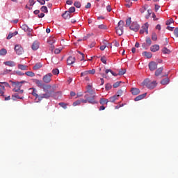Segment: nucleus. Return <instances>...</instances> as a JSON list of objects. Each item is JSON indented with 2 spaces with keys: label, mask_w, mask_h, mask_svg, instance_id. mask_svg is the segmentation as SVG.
Instances as JSON below:
<instances>
[{
  "label": "nucleus",
  "mask_w": 178,
  "mask_h": 178,
  "mask_svg": "<svg viewBox=\"0 0 178 178\" xmlns=\"http://www.w3.org/2000/svg\"><path fill=\"white\" fill-rule=\"evenodd\" d=\"M130 24H131V17L127 19L125 27H130Z\"/></svg>",
  "instance_id": "nucleus-32"
},
{
  "label": "nucleus",
  "mask_w": 178,
  "mask_h": 178,
  "mask_svg": "<svg viewBox=\"0 0 178 178\" xmlns=\"http://www.w3.org/2000/svg\"><path fill=\"white\" fill-rule=\"evenodd\" d=\"M78 54L81 55V58H79L80 60H84V54L81 53L80 51H78Z\"/></svg>",
  "instance_id": "nucleus-52"
},
{
  "label": "nucleus",
  "mask_w": 178,
  "mask_h": 178,
  "mask_svg": "<svg viewBox=\"0 0 178 178\" xmlns=\"http://www.w3.org/2000/svg\"><path fill=\"white\" fill-rule=\"evenodd\" d=\"M149 46L147 44V43H143L142 48L144 49H147Z\"/></svg>",
  "instance_id": "nucleus-58"
},
{
  "label": "nucleus",
  "mask_w": 178,
  "mask_h": 178,
  "mask_svg": "<svg viewBox=\"0 0 178 178\" xmlns=\"http://www.w3.org/2000/svg\"><path fill=\"white\" fill-rule=\"evenodd\" d=\"M33 51H37L40 48V42L38 41H35L31 47Z\"/></svg>",
  "instance_id": "nucleus-15"
},
{
  "label": "nucleus",
  "mask_w": 178,
  "mask_h": 178,
  "mask_svg": "<svg viewBox=\"0 0 178 178\" xmlns=\"http://www.w3.org/2000/svg\"><path fill=\"white\" fill-rule=\"evenodd\" d=\"M51 78H52V74L48 73L43 76L42 80L44 83H46V84H48V83H51Z\"/></svg>",
  "instance_id": "nucleus-6"
},
{
  "label": "nucleus",
  "mask_w": 178,
  "mask_h": 178,
  "mask_svg": "<svg viewBox=\"0 0 178 178\" xmlns=\"http://www.w3.org/2000/svg\"><path fill=\"white\" fill-rule=\"evenodd\" d=\"M122 95H123V90H119L117 92V95H115V96L118 97V98H119V97H122Z\"/></svg>",
  "instance_id": "nucleus-46"
},
{
  "label": "nucleus",
  "mask_w": 178,
  "mask_h": 178,
  "mask_svg": "<svg viewBox=\"0 0 178 178\" xmlns=\"http://www.w3.org/2000/svg\"><path fill=\"white\" fill-rule=\"evenodd\" d=\"M96 97L95 95H93L91 97H88V95H85V98L87 99L88 102L92 104V105L98 104V101L95 100Z\"/></svg>",
  "instance_id": "nucleus-4"
},
{
  "label": "nucleus",
  "mask_w": 178,
  "mask_h": 178,
  "mask_svg": "<svg viewBox=\"0 0 178 178\" xmlns=\"http://www.w3.org/2000/svg\"><path fill=\"white\" fill-rule=\"evenodd\" d=\"M132 95H138L140 93V89L137 88H132L131 90Z\"/></svg>",
  "instance_id": "nucleus-17"
},
{
  "label": "nucleus",
  "mask_w": 178,
  "mask_h": 178,
  "mask_svg": "<svg viewBox=\"0 0 178 178\" xmlns=\"http://www.w3.org/2000/svg\"><path fill=\"white\" fill-rule=\"evenodd\" d=\"M62 17H63V19H70V17H72V14L70 13H69L68 11H65L62 15Z\"/></svg>",
  "instance_id": "nucleus-16"
},
{
  "label": "nucleus",
  "mask_w": 178,
  "mask_h": 178,
  "mask_svg": "<svg viewBox=\"0 0 178 178\" xmlns=\"http://www.w3.org/2000/svg\"><path fill=\"white\" fill-rule=\"evenodd\" d=\"M37 1L39 2L40 5H45V0H37Z\"/></svg>",
  "instance_id": "nucleus-62"
},
{
  "label": "nucleus",
  "mask_w": 178,
  "mask_h": 178,
  "mask_svg": "<svg viewBox=\"0 0 178 178\" xmlns=\"http://www.w3.org/2000/svg\"><path fill=\"white\" fill-rule=\"evenodd\" d=\"M74 6L76 7V8H81V3H80V2L79 1H75L74 3Z\"/></svg>",
  "instance_id": "nucleus-51"
},
{
  "label": "nucleus",
  "mask_w": 178,
  "mask_h": 178,
  "mask_svg": "<svg viewBox=\"0 0 178 178\" xmlns=\"http://www.w3.org/2000/svg\"><path fill=\"white\" fill-rule=\"evenodd\" d=\"M80 104H81V100H77L75 102L73 103V106H77V105H80Z\"/></svg>",
  "instance_id": "nucleus-54"
},
{
  "label": "nucleus",
  "mask_w": 178,
  "mask_h": 178,
  "mask_svg": "<svg viewBox=\"0 0 178 178\" xmlns=\"http://www.w3.org/2000/svg\"><path fill=\"white\" fill-rule=\"evenodd\" d=\"M158 67V64L154 61L149 63V69L151 72H154Z\"/></svg>",
  "instance_id": "nucleus-10"
},
{
  "label": "nucleus",
  "mask_w": 178,
  "mask_h": 178,
  "mask_svg": "<svg viewBox=\"0 0 178 178\" xmlns=\"http://www.w3.org/2000/svg\"><path fill=\"white\" fill-rule=\"evenodd\" d=\"M162 52H163V54H170L171 51L168 48L163 47L162 49Z\"/></svg>",
  "instance_id": "nucleus-39"
},
{
  "label": "nucleus",
  "mask_w": 178,
  "mask_h": 178,
  "mask_svg": "<svg viewBox=\"0 0 178 178\" xmlns=\"http://www.w3.org/2000/svg\"><path fill=\"white\" fill-rule=\"evenodd\" d=\"M66 3L67 5H73V0H67Z\"/></svg>",
  "instance_id": "nucleus-63"
},
{
  "label": "nucleus",
  "mask_w": 178,
  "mask_h": 178,
  "mask_svg": "<svg viewBox=\"0 0 178 178\" xmlns=\"http://www.w3.org/2000/svg\"><path fill=\"white\" fill-rule=\"evenodd\" d=\"M25 74L26 76H29V77H34V76H35V74H34V72L30 71L26 72Z\"/></svg>",
  "instance_id": "nucleus-37"
},
{
  "label": "nucleus",
  "mask_w": 178,
  "mask_h": 178,
  "mask_svg": "<svg viewBox=\"0 0 178 178\" xmlns=\"http://www.w3.org/2000/svg\"><path fill=\"white\" fill-rule=\"evenodd\" d=\"M86 89H87L86 92H88L89 94H90V95H95V91L92 90V86L88 85V86L86 87Z\"/></svg>",
  "instance_id": "nucleus-14"
},
{
  "label": "nucleus",
  "mask_w": 178,
  "mask_h": 178,
  "mask_svg": "<svg viewBox=\"0 0 178 178\" xmlns=\"http://www.w3.org/2000/svg\"><path fill=\"white\" fill-rule=\"evenodd\" d=\"M101 62H102V63H104V65H106V57L102 56L101 58Z\"/></svg>",
  "instance_id": "nucleus-53"
},
{
  "label": "nucleus",
  "mask_w": 178,
  "mask_h": 178,
  "mask_svg": "<svg viewBox=\"0 0 178 178\" xmlns=\"http://www.w3.org/2000/svg\"><path fill=\"white\" fill-rule=\"evenodd\" d=\"M174 35L177 38H178V28H175L174 30Z\"/></svg>",
  "instance_id": "nucleus-55"
},
{
  "label": "nucleus",
  "mask_w": 178,
  "mask_h": 178,
  "mask_svg": "<svg viewBox=\"0 0 178 178\" xmlns=\"http://www.w3.org/2000/svg\"><path fill=\"white\" fill-rule=\"evenodd\" d=\"M18 69H19L20 70H27V65L19 64Z\"/></svg>",
  "instance_id": "nucleus-31"
},
{
  "label": "nucleus",
  "mask_w": 178,
  "mask_h": 178,
  "mask_svg": "<svg viewBox=\"0 0 178 178\" xmlns=\"http://www.w3.org/2000/svg\"><path fill=\"white\" fill-rule=\"evenodd\" d=\"M48 42L51 45L50 46V50L51 51H54V49H55V46H54V42H55V41H54V40H49Z\"/></svg>",
  "instance_id": "nucleus-30"
},
{
  "label": "nucleus",
  "mask_w": 178,
  "mask_h": 178,
  "mask_svg": "<svg viewBox=\"0 0 178 178\" xmlns=\"http://www.w3.org/2000/svg\"><path fill=\"white\" fill-rule=\"evenodd\" d=\"M12 37H15V33H10V34L7 36V40H10V38H12Z\"/></svg>",
  "instance_id": "nucleus-60"
},
{
  "label": "nucleus",
  "mask_w": 178,
  "mask_h": 178,
  "mask_svg": "<svg viewBox=\"0 0 178 178\" xmlns=\"http://www.w3.org/2000/svg\"><path fill=\"white\" fill-rule=\"evenodd\" d=\"M23 98H24V97L19 96L18 93H15V94L12 95V99L13 101H16V99H23Z\"/></svg>",
  "instance_id": "nucleus-23"
},
{
  "label": "nucleus",
  "mask_w": 178,
  "mask_h": 178,
  "mask_svg": "<svg viewBox=\"0 0 178 178\" xmlns=\"http://www.w3.org/2000/svg\"><path fill=\"white\" fill-rule=\"evenodd\" d=\"M35 3V1H34V0H29V6H34Z\"/></svg>",
  "instance_id": "nucleus-61"
},
{
  "label": "nucleus",
  "mask_w": 178,
  "mask_h": 178,
  "mask_svg": "<svg viewBox=\"0 0 178 178\" xmlns=\"http://www.w3.org/2000/svg\"><path fill=\"white\" fill-rule=\"evenodd\" d=\"M146 44L149 45V47H151V44H152V41H151V38L149 37L146 38Z\"/></svg>",
  "instance_id": "nucleus-44"
},
{
  "label": "nucleus",
  "mask_w": 178,
  "mask_h": 178,
  "mask_svg": "<svg viewBox=\"0 0 178 178\" xmlns=\"http://www.w3.org/2000/svg\"><path fill=\"white\" fill-rule=\"evenodd\" d=\"M130 30H132V31H135V33H137L138 30H140V25L137 24V22H133L131 24V26H129Z\"/></svg>",
  "instance_id": "nucleus-7"
},
{
  "label": "nucleus",
  "mask_w": 178,
  "mask_h": 178,
  "mask_svg": "<svg viewBox=\"0 0 178 178\" xmlns=\"http://www.w3.org/2000/svg\"><path fill=\"white\" fill-rule=\"evenodd\" d=\"M41 67H42V64L38 63L33 66V70H38V69H41Z\"/></svg>",
  "instance_id": "nucleus-25"
},
{
  "label": "nucleus",
  "mask_w": 178,
  "mask_h": 178,
  "mask_svg": "<svg viewBox=\"0 0 178 178\" xmlns=\"http://www.w3.org/2000/svg\"><path fill=\"white\" fill-rule=\"evenodd\" d=\"M15 51L17 55H22L23 54V47L22 46L17 44L15 47Z\"/></svg>",
  "instance_id": "nucleus-9"
},
{
  "label": "nucleus",
  "mask_w": 178,
  "mask_h": 178,
  "mask_svg": "<svg viewBox=\"0 0 178 178\" xmlns=\"http://www.w3.org/2000/svg\"><path fill=\"white\" fill-rule=\"evenodd\" d=\"M113 43L114 44L115 47H119V45H120L119 42L118 41H116V40H114L113 42Z\"/></svg>",
  "instance_id": "nucleus-64"
},
{
  "label": "nucleus",
  "mask_w": 178,
  "mask_h": 178,
  "mask_svg": "<svg viewBox=\"0 0 178 178\" xmlns=\"http://www.w3.org/2000/svg\"><path fill=\"white\" fill-rule=\"evenodd\" d=\"M123 27H124V21L120 20L118 24V27L115 28L116 33L118 35L123 34Z\"/></svg>",
  "instance_id": "nucleus-3"
},
{
  "label": "nucleus",
  "mask_w": 178,
  "mask_h": 178,
  "mask_svg": "<svg viewBox=\"0 0 178 178\" xmlns=\"http://www.w3.org/2000/svg\"><path fill=\"white\" fill-rule=\"evenodd\" d=\"M51 97H52V94L51 93V92H48L44 93L41 95H39L38 100L42 101V99H44V98H45V99H48L51 98Z\"/></svg>",
  "instance_id": "nucleus-5"
},
{
  "label": "nucleus",
  "mask_w": 178,
  "mask_h": 178,
  "mask_svg": "<svg viewBox=\"0 0 178 178\" xmlns=\"http://www.w3.org/2000/svg\"><path fill=\"white\" fill-rule=\"evenodd\" d=\"M35 83L36 86H38L39 87V88H42V87H44V85L45 84V83H42V81H40L38 79H36L35 81Z\"/></svg>",
  "instance_id": "nucleus-21"
},
{
  "label": "nucleus",
  "mask_w": 178,
  "mask_h": 178,
  "mask_svg": "<svg viewBox=\"0 0 178 178\" xmlns=\"http://www.w3.org/2000/svg\"><path fill=\"white\" fill-rule=\"evenodd\" d=\"M76 62V58L72 56H69L67 59V63L70 66V65H73Z\"/></svg>",
  "instance_id": "nucleus-13"
},
{
  "label": "nucleus",
  "mask_w": 178,
  "mask_h": 178,
  "mask_svg": "<svg viewBox=\"0 0 178 178\" xmlns=\"http://www.w3.org/2000/svg\"><path fill=\"white\" fill-rule=\"evenodd\" d=\"M109 72H110V73H111V74H113L115 77H116V76H119V74H116V73L113 72L111 69H109V70H106V71H105L106 74H108L109 73Z\"/></svg>",
  "instance_id": "nucleus-29"
},
{
  "label": "nucleus",
  "mask_w": 178,
  "mask_h": 178,
  "mask_svg": "<svg viewBox=\"0 0 178 178\" xmlns=\"http://www.w3.org/2000/svg\"><path fill=\"white\" fill-rule=\"evenodd\" d=\"M173 19H170L169 20H168L167 22H166V25L167 26H170V24H172V23H173Z\"/></svg>",
  "instance_id": "nucleus-56"
},
{
  "label": "nucleus",
  "mask_w": 178,
  "mask_h": 178,
  "mask_svg": "<svg viewBox=\"0 0 178 178\" xmlns=\"http://www.w3.org/2000/svg\"><path fill=\"white\" fill-rule=\"evenodd\" d=\"M52 73H53V74L56 75V74H58L59 73V70H58V69H54V70H52Z\"/></svg>",
  "instance_id": "nucleus-57"
},
{
  "label": "nucleus",
  "mask_w": 178,
  "mask_h": 178,
  "mask_svg": "<svg viewBox=\"0 0 178 178\" xmlns=\"http://www.w3.org/2000/svg\"><path fill=\"white\" fill-rule=\"evenodd\" d=\"M152 41H156V40H158V36L156 35V33H153L152 34Z\"/></svg>",
  "instance_id": "nucleus-45"
},
{
  "label": "nucleus",
  "mask_w": 178,
  "mask_h": 178,
  "mask_svg": "<svg viewBox=\"0 0 178 178\" xmlns=\"http://www.w3.org/2000/svg\"><path fill=\"white\" fill-rule=\"evenodd\" d=\"M32 95H33V97H35L36 98H39L40 95H38V94H37V89L36 88H33V92H32Z\"/></svg>",
  "instance_id": "nucleus-34"
},
{
  "label": "nucleus",
  "mask_w": 178,
  "mask_h": 178,
  "mask_svg": "<svg viewBox=\"0 0 178 178\" xmlns=\"http://www.w3.org/2000/svg\"><path fill=\"white\" fill-rule=\"evenodd\" d=\"M150 51L152 52H156V51H159V45H158V44L152 45L150 47Z\"/></svg>",
  "instance_id": "nucleus-22"
},
{
  "label": "nucleus",
  "mask_w": 178,
  "mask_h": 178,
  "mask_svg": "<svg viewBox=\"0 0 178 178\" xmlns=\"http://www.w3.org/2000/svg\"><path fill=\"white\" fill-rule=\"evenodd\" d=\"M99 102L101 105H104V104H108V102H109V100H108L107 99L102 98L100 99Z\"/></svg>",
  "instance_id": "nucleus-36"
},
{
  "label": "nucleus",
  "mask_w": 178,
  "mask_h": 178,
  "mask_svg": "<svg viewBox=\"0 0 178 178\" xmlns=\"http://www.w3.org/2000/svg\"><path fill=\"white\" fill-rule=\"evenodd\" d=\"M145 97H147V93L140 95L134 99V101H141V99H144Z\"/></svg>",
  "instance_id": "nucleus-19"
},
{
  "label": "nucleus",
  "mask_w": 178,
  "mask_h": 178,
  "mask_svg": "<svg viewBox=\"0 0 178 178\" xmlns=\"http://www.w3.org/2000/svg\"><path fill=\"white\" fill-rule=\"evenodd\" d=\"M41 12H43L44 13H48V8L47 6H42L40 8Z\"/></svg>",
  "instance_id": "nucleus-38"
},
{
  "label": "nucleus",
  "mask_w": 178,
  "mask_h": 178,
  "mask_svg": "<svg viewBox=\"0 0 178 178\" xmlns=\"http://www.w3.org/2000/svg\"><path fill=\"white\" fill-rule=\"evenodd\" d=\"M3 65H6V66H10V67L16 66L15 61H6L3 63Z\"/></svg>",
  "instance_id": "nucleus-18"
},
{
  "label": "nucleus",
  "mask_w": 178,
  "mask_h": 178,
  "mask_svg": "<svg viewBox=\"0 0 178 178\" xmlns=\"http://www.w3.org/2000/svg\"><path fill=\"white\" fill-rule=\"evenodd\" d=\"M169 83V79L168 78L164 79L161 81V84L163 86H166Z\"/></svg>",
  "instance_id": "nucleus-35"
},
{
  "label": "nucleus",
  "mask_w": 178,
  "mask_h": 178,
  "mask_svg": "<svg viewBox=\"0 0 178 178\" xmlns=\"http://www.w3.org/2000/svg\"><path fill=\"white\" fill-rule=\"evenodd\" d=\"M51 88H52V86L51 85H47V84H44L42 88V89L44 92H51V94H52L53 92L52 90H51Z\"/></svg>",
  "instance_id": "nucleus-11"
},
{
  "label": "nucleus",
  "mask_w": 178,
  "mask_h": 178,
  "mask_svg": "<svg viewBox=\"0 0 178 178\" xmlns=\"http://www.w3.org/2000/svg\"><path fill=\"white\" fill-rule=\"evenodd\" d=\"M21 29L24 30V31H29V33H31V31H33V29L29 28L26 24H22Z\"/></svg>",
  "instance_id": "nucleus-20"
},
{
  "label": "nucleus",
  "mask_w": 178,
  "mask_h": 178,
  "mask_svg": "<svg viewBox=\"0 0 178 178\" xmlns=\"http://www.w3.org/2000/svg\"><path fill=\"white\" fill-rule=\"evenodd\" d=\"M58 105H60V106H61V108H63V109L67 108V104H66V103L60 102L58 104Z\"/></svg>",
  "instance_id": "nucleus-41"
},
{
  "label": "nucleus",
  "mask_w": 178,
  "mask_h": 178,
  "mask_svg": "<svg viewBox=\"0 0 178 178\" xmlns=\"http://www.w3.org/2000/svg\"><path fill=\"white\" fill-rule=\"evenodd\" d=\"M105 88H106V91H109V90H111L112 88V85H111V83H106Z\"/></svg>",
  "instance_id": "nucleus-48"
},
{
  "label": "nucleus",
  "mask_w": 178,
  "mask_h": 178,
  "mask_svg": "<svg viewBox=\"0 0 178 178\" xmlns=\"http://www.w3.org/2000/svg\"><path fill=\"white\" fill-rule=\"evenodd\" d=\"M126 73V69H120L118 70V76H123V74H125Z\"/></svg>",
  "instance_id": "nucleus-33"
},
{
  "label": "nucleus",
  "mask_w": 178,
  "mask_h": 178,
  "mask_svg": "<svg viewBox=\"0 0 178 178\" xmlns=\"http://www.w3.org/2000/svg\"><path fill=\"white\" fill-rule=\"evenodd\" d=\"M162 72H163V67H159L158 70H156L155 76H159L162 73Z\"/></svg>",
  "instance_id": "nucleus-26"
},
{
  "label": "nucleus",
  "mask_w": 178,
  "mask_h": 178,
  "mask_svg": "<svg viewBox=\"0 0 178 178\" xmlns=\"http://www.w3.org/2000/svg\"><path fill=\"white\" fill-rule=\"evenodd\" d=\"M122 83H123V82L122 81H117V82H115L113 85V88H118V87H119V86H120V84H122Z\"/></svg>",
  "instance_id": "nucleus-40"
},
{
  "label": "nucleus",
  "mask_w": 178,
  "mask_h": 178,
  "mask_svg": "<svg viewBox=\"0 0 178 178\" xmlns=\"http://www.w3.org/2000/svg\"><path fill=\"white\" fill-rule=\"evenodd\" d=\"M140 13H144L147 10V7L145 6H143L141 8H140Z\"/></svg>",
  "instance_id": "nucleus-49"
},
{
  "label": "nucleus",
  "mask_w": 178,
  "mask_h": 178,
  "mask_svg": "<svg viewBox=\"0 0 178 178\" xmlns=\"http://www.w3.org/2000/svg\"><path fill=\"white\" fill-rule=\"evenodd\" d=\"M67 11L72 15V13H74V12H76V8L70 7L69 8V10H67Z\"/></svg>",
  "instance_id": "nucleus-47"
},
{
  "label": "nucleus",
  "mask_w": 178,
  "mask_h": 178,
  "mask_svg": "<svg viewBox=\"0 0 178 178\" xmlns=\"http://www.w3.org/2000/svg\"><path fill=\"white\" fill-rule=\"evenodd\" d=\"M152 13V10H147V15H145V19H149V16H151Z\"/></svg>",
  "instance_id": "nucleus-50"
},
{
  "label": "nucleus",
  "mask_w": 178,
  "mask_h": 178,
  "mask_svg": "<svg viewBox=\"0 0 178 178\" xmlns=\"http://www.w3.org/2000/svg\"><path fill=\"white\" fill-rule=\"evenodd\" d=\"M88 74H95V69L84 71L81 72V76L83 77V76H87Z\"/></svg>",
  "instance_id": "nucleus-12"
},
{
  "label": "nucleus",
  "mask_w": 178,
  "mask_h": 178,
  "mask_svg": "<svg viewBox=\"0 0 178 178\" xmlns=\"http://www.w3.org/2000/svg\"><path fill=\"white\" fill-rule=\"evenodd\" d=\"M158 83H156V81H151L149 79H145L142 83V86H145L149 90H154V88H155V87H156Z\"/></svg>",
  "instance_id": "nucleus-1"
},
{
  "label": "nucleus",
  "mask_w": 178,
  "mask_h": 178,
  "mask_svg": "<svg viewBox=\"0 0 178 178\" xmlns=\"http://www.w3.org/2000/svg\"><path fill=\"white\" fill-rule=\"evenodd\" d=\"M98 28L100 29L101 30H106L108 29V26L104 24H100L98 26Z\"/></svg>",
  "instance_id": "nucleus-43"
},
{
  "label": "nucleus",
  "mask_w": 178,
  "mask_h": 178,
  "mask_svg": "<svg viewBox=\"0 0 178 178\" xmlns=\"http://www.w3.org/2000/svg\"><path fill=\"white\" fill-rule=\"evenodd\" d=\"M10 72H12V70H4L2 72L1 74L3 76H5V74H9V73H10Z\"/></svg>",
  "instance_id": "nucleus-42"
},
{
  "label": "nucleus",
  "mask_w": 178,
  "mask_h": 178,
  "mask_svg": "<svg viewBox=\"0 0 178 178\" xmlns=\"http://www.w3.org/2000/svg\"><path fill=\"white\" fill-rule=\"evenodd\" d=\"M10 83H12V86L14 88L13 91H14V92H19V91H20V88H22V86L26 83V81L20 82L10 81Z\"/></svg>",
  "instance_id": "nucleus-2"
},
{
  "label": "nucleus",
  "mask_w": 178,
  "mask_h": 178,
  "mask_svg": "<svg viewBox=\"0 0 178 178\" xmlns=\"http://www.w3.org/2000/svg\"><path fill=\"white\" fill-rule=\"evenodd\" d=\"M149 25L148 24V22H146L143 26L142 29L140 31V34H144V33L146 32V34H148V27Z\"/></svg>",
  "instance_id": "nucleus-8"
},
{
  "label": "nucleus",
  "mask_w": 178,
  "mask_h": 178,
  "mask_svg": "<svg viewBox=\"0 0 178 178\" xmlns=\"http://www.w3.org/2000/svg\"><path fill=\"white\" fill-rule=\"evenodd\" d=\"M8 54V51L6 49H1L0 50V56H5Z\"/></svg>",
  "instance_id": "nucleus-28"
},
{
  "label": "nucleus",
  "mask_w": 178,
  "mask_h": 178,
  "mask_svg": "<svg viewBox=\"0 0 178 178\" xmlns=\"http://www.w3.org/2000/svg\"><path fill=\"white\" fill-rule=\"evenodd\" d=\"M127 3H125V6L127 8H131V5H133V3L131 2H127Z\"/></svg>",
  "instance_id": "nucleus-59"
},
{
  "label": "nucleus",
  "mask_w": 178,
  "mask_h": 178,
  "mask_svg": "<svg viewBox=\"0 0 178 178\" xmlns=\"http://www.w3.org/2000/svg\"><path fill=\"white\" fill-rule=\"evenodd\" d=\"M142 55H143V56H146V58H147V59L152 58V53H151V52L144 51L142 54Z\"/></svg>",
  "instance_id": "nucleus-24"
},
{
  "label": "nucleus",
  "mask_w": 178,
  "mask_h": 178,
  "mask_svg": "<svg viewBox=\"0 0 178 178\" xmlns=\"http://www.w3.org/2000/svg\"><path fill=\"white\" fill-rule=\"evenodd\" d=\"M117 99H119V97H118V96H116L115 95H113V97H111L109 99H108V102H115V101H117Z\"/></svg>",
  "instance_id": "nucleus-27"
}]
</instances>
